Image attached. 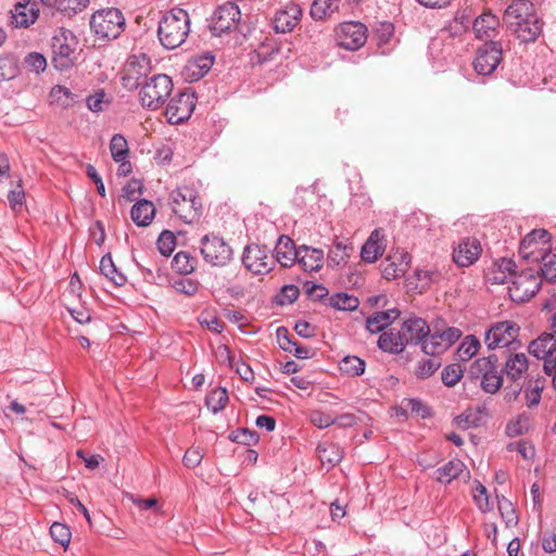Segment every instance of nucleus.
I'll list each match as a JSON object with an SVG mask.
<instances>
[{"instance_id": "6e6552de", "label": "nucleus", "mask_w": 556, "mask_h": 556, "mask_svg": "<svg viewBox=\"0 0 556 556\" xmlns=\"http://www.w3.org/2000/svg\"><path fill=\"white\" fill-rule=\"evenodd\" d=\"M172 91V78L166 74H157L142 85L139 100L143 108L156 110L166 102Z\"/></svg>"}, {"instance_id": "a19ab883", "label": "nucleus", "mask_w": 556, "mask_h": 556, "mask_svg": "<svg viewBox=\"0 0 556 556\" xmlns=\"http://www.w3.org/2000/svg\"><path fill=\"white\" fill-rule=\"evenodd\" d=\"M197 260L189 252L179 251L172 261V268L180 275H189L195 269Z\"/></svg>"}, {"instance_id": "0eeeda50", "label": "nucleus", "mask_w": 556, "mask_h": 556, "mask_svg": "<svg viewBox=\"0 0 556 556\" xmlns=\"http://www.w3.org/2000/svg\"><path fill=\"white\" fill-rule=\"evenodd\" d=\"M125 16L117 8L98 10L90 18L91 30L101 39H116L125 30Z\"/></svg>"}, {"instance_id": "13d9d810", "label": "nucleus", "mask_w": 556, "mask_h": 556, "mask_svg": "<svg viewBox=\"0 0 556 556\" xmlns=\"http://www.w3.org/2000/svg\"><path fill=\"white\" fill-rule=\"evenodd\" d=\"M230 439L235 442L252 445L258 441V435L255 431L249 430L247 428L238 429L230 434Z\"/></svg>"}, {"instance_id": "5701e85b", "label": "nucleus", "mask_w": 556, "mask_h": 556, "mask_svg": "<svg viewBox=\"0 0 556 556\" xmlns=\"http://www.w3.org/2000/svg\"><path fill=\"white\" fill-rule=\"evenodd\" d=\"M401 332L407 344H421L430 334V327L427 321L420 317H409L402 324Z\"/></svg>"}, {"instance_id": "49530a36", "label": "nucleus", "mask_w": 556, "mask_h": 556, "mask_svg": "<svg viewBox=\"0 0 556 556\" xmlns=\"http://www.w3.org/2000/svg\"><path fill=\"white\" fill-rule=\"evenodd\" d=\"M214 63V58L211 55L200 56L192 62H190L187 66L189 71H191V78L197 80L203 77L212 67Z\"/></svg>"}, {"instance_id": "c756f323", "label": "nucleus", "mask_w": 556, "mask_h": 556, "mask_svg": "<svg viewBox=\"0 0 556 556\" xmlns=\"http://www.w3.org/2000/svg\"><path fill=\"white\" fill-rule=\"evenodd\" d=\"M354 247L349 240L336 238L333 247L328 252V265L331 267H340L348 264Z\"/></svg>"}, {"instance_id": "3c124183", "label": "nucleus", "mask_w": 556, "mask_h": 556, "mask_svg": "<svg viewBox=\"0 0 556 556\" xmlns=\"http://www.w3.org/2000/svg\"><path fill=\"white\" fill-rule=\"evenodd\" d=\"M498 511L507 526H514L518 523V517L516 515L513 503L505 496L497 497Z\"/></svg>"}, {"instance_id": "de8ad7c7", "label": "nucleus", "mask_w": 556, "mask_h": 556, "mask_svg": "<svg viewBox=\"0 0 556 556\" xmlns=\"http://www.w3.org/2000/svg\"><path fill=\"white\" fill-rule=\"evenodd\" d=\"M480 349V341L475 336H467L460 343L457 354L460 361H468L475 356Z\"/></svg>"}, {"instance_id": "052dcab7", "label": "nucleus", "mask_w": 556, "mask_h": 556, "mask_svg": "<svg viewBox=\"0 0 556 556\" xmlns=\"http://www.w3.org/2000/svg\"><path fill=\"white\" fill-rule=\"evenodd\" d=\"M300 295V290L294 285H287L281 288L280 293L277 296V302L280 305H287L293 303Z\"/></svg>"}, {"instance_id": "8fccbe9b", "label": "nucleus", "mask_w": 556, "mask_h": 556, "mask_svg": "<svg viewBox=\"0 0 556 556\" xmlns=\"http://www.w3.org/2000/svg\"><path fill=\"white\" fill-rule=\"evenodd\" d=\"M88 3L89 0H56L55 10L72 16L87 8Z\"/></svg>"}, {"instance_id": "4be33fe9", "label": "nucleus", "mask_w": 556, "mask_h": 556, "mask_svg": "<svg viewBox=\"0 0 556 556\" xmlns=\"http://www.w3.org/2000/svg\"><path fill=\"white\" fill-rule=\"evenodd\" d=\"M482 248L476 238H464L453 251V261L460 267L472 265L480 256Z\"/></svg>"}, {"instance_id": "39448f33", "label": "nucleus", "mask_w": 556, "mask_h": 556, "mask_svg": "<svg viewBox=\"0 0 556 556\" xmlns=\"http://www.w3.org/2000/svg\"><path fill=\"white\" fill-rule=\"evenodd\" d=\"M172 211L186 224L197 222L202 215V202L198 192L188 186L174 189L168 199Z\"/></svg>"}, {"instance_id": "f03ea898", "label": "nucleus", "mask_w": 556, "mask_h": 556, "mask_svg": "<svg viewBox=\"0 0 556 556\" xmlns=\"http://www.w3.org/2000/svg\"><path fill=\"white\" fill-rule=\"evenodd\" d=\"M504 21L521 42H532L542 33V23L529 0H513L504 13Z\"/></svg>"}, {"instance_id": "f257e3e1", "label": "nucleus", "mask_w": 556, "mask_h": 556, "mask_svg": "<svg viewBox=\"0 0 556 556\" xmlns=\"http://www.w3.org/2000/svg\"><path fill=\"white\" fill-rule=\"evenodd\" d=\"M552 235L545 229H534L520 242L519 254L522 258L540 264L542 277L546 282H556V253L552 252Z\"/></svg>"}, {"instance_id": "cd10ccee", "label": "nucleus", "mask_w": 556, "mask_h": 556, "mask_svg": "<svg viewBox=\"0 0 556 556\" xmlns=\"http://www.w3.org/2000/svg\"><path fill=\"white\" fill-rule=\"evenodd\" d=\"M299 247L296 248L294 241L288 236H280L276 248L275 264L279 263L282 267H291L296 263Z\"/></svg>"}, {"instance_id": "5fc2aeb1", "label": "nucleus", "mask_w": 556, "mask_h": 556, "mask_svg": "<svg viewBox=\"0 0 556 556\" xmlns=\"http://www.w3.org/2000/svg\"><path fill=\"white\" fill-rule=\"evenodd\" d=\"M176 247V237L169 230H163L157 239V249L164 256H169Z\"/></svg>"}, {"instance_id": "f3484780", "label": "nucleus", "mask_w": 556, "mask_h": 556, "mask_svg": "<svg viewBox=\"0 0 556 556\" xmlns=\"http://www.w3.org/2000/svg\"><path fill=\"white\" fill-rule=\"evenodd\" d=\"M241 12L237 3L228 1L218 5L211 18V29L215 35L237 30Z\"/></svg>"}, {"instance_id": "a878e982", "label": "nucleus", "mask_w": 556, "mask_h": 556, "mask_svg": "<svg viewBox=\"0 0 556 556\" xmlns=\"http://www.w3.org/2000/svg\"><path fill=\"white\" fill-rule=\"evenodd\" d=\"M298 254L296 263L301 265L303 270L316 273L323 268L325 255L321 249L303 244L299 247Z\"/></svg>"}, {"instance_id": "423d86ee", "label": "nucleus", "mask_w": 556, "mask_h": 556, "mask_svg": "<svg viewBox=\"0 0 556 556\" xmlns=\"http://www.w3.org/2000/svg\"><path fill=\"white\" fill-rule=\"evenodd\" d=\"M469 378L480 380L481 389L489 394H495L503 386L502 370L498 369V358L491 354L477 358L469 368Z\"/></svg>"}, {"instance_id": "4d7b16f0", "label": "nucleus", "mask_w": 556, "mask_h": 556, "mask_svg": "<svg viewBox=\"0 0 556 556\" xmlns=\"http://www.w3.org/2000/svg\"><path fill=\"white\" fill-rule=\"evenodd\" d=\"M8 201L12 211L16 213L22 211L25 203V191L21 180L18 181L17 186L9 192Z\"/></svg>"}, {"instance_id": "9d476101", "label": "nucleus", "mask_w": 556, "mask_h": 556, "mask_svg": "<svg viewBox=\"0 0 556 556\" xmlns=\"http://www.w3.org/2000/svg\"><path fill=\"white\" fill-rule=\"evenodd\" d=\"M200 252L204 261L212 266H226L233 255L226 240L215 233L204 235L200 241Z\"/></svg>"}, {"instance_id": "e433bc0d", "label": "nucleus", "mask_w": 556, "mask_h": 556, "mask_svg": "<svg viewBox=\"0 0 556 556\" xmlns=\"http://www.w3.org/2000/svg\"><path fill=\"white\" fill-rule=\"evenodd\" d=\"M465 469L466 467L462 460L453 459L434 471V479L440 483L448 484L457 479Z\"/></svg>"}, {"instance_id": "4468645a", "label": "nucleus", "mask_w": 556, "mask_h": 556, "mask_svg": "<svg viewBox=\"0 0 556 556\" xmlns=\"http://www.w3.org/2000/svg\"><path fill=\"white\" fill-rule=\"evenodd\" d=\"M502 60V43L500 41L489 40L478 47L472 66L477 74L488 76L494 73Z\"/></svg>"}, {"instance_id": "9b49d317", "label": "nucleus", "mask_w": 556, "mask_h": 556, "mask_svg": "<svg viewBox=\"0 0 556 556\" xmlns=\"http://www.w3.org/2000/svg\"><path fill=\"white\" fill-rule=\"evenodd\" d=\"M529 353L538 359L544 361V371L551 377L552 386L556 389V339L554 333L543 332L532 340L528 346Z\"/></svg>"}, {"instance_id": "79ce46f5", "label": "nucleus", "mask_w": 556, "mask_h": 556, "mask_svg": "<svg viewBox=\"0 0 556 556\" xmlns=\"http://www.w3.org/2000/svg\"><path fill=\"white\" fill-rule=\"evenodd\" d=\"M328 301L331 307L339 311H354L359 305V301L356 296L345 292L332 294Z\"/></svg>"}, {"instance_id": "c03bdc74", "label": "nucleus", "mask_w": 556, "mask_h": 556, "mask_svg": "<svg viewBox=\"0 0 556 556\" xmlns=\"http://www.w3.org/2000/svg\"><path fill=\"white\" fill-rule=\"evenodd\" d=\"M366 367L365 361L357 356H345L340 362V370L351 377H357L364 374Z\"/></svg>"}, {"instance_id": "c9c22d12", "label": "nucleus", "mask_w": 556, "mask_h": 556, "mask_svg": "<svg viewBox=\"0 0 556 556\" xmlns=\"http://www.w3.org/2000/svg\"><path fill=\"white\" fill-rule=\"evenodd\" d=\"M316 454L323 465H328L329 468L338 465L343 458L341 447L332 442H321L316 447Z\"/></svg>"}, {"instance_id": "58836bf2", "label": "nucleus", "mask_w": 556, "mask_h": 556, "mask_svg": "<svg viewBox=\"0 0 556 556\" xmlns=\"http://www.w3.org/2000/svg\"><path fill=\"white\" fill-rule=\"evenodd\" d=\"M100 271L104 275L115 287H122L126 283L127 279L124 274L117 270L110 254L102 256L100 261Z\"/></svg>"}, {"instance_id": "473e14b6", "label": "nucleus", "mask_w": 556, "mask_h": 556, "mask_svg": "<svg viewBox=\"0 0 556 556\" xmlns=\"http://www.w3.org/2000/svg\"><path fill=\"white\" fill-rule=\"evenodd\" d=\"M34 3H17L12 11V24L15 27H28L34 24L38 17V9Z\"/></svg>"}, {"instance_id": "412c9836", "label": "nucleus", "mask_w": 556, "mask_h": 556, "mask_svg": "<svg viewBox=\"0 0 556 556\" xmlns=\"http://www.w3.org/2000/svg\"><path fill=\"white\" fill-rule=\"evenodd\" d=\"M473 14L471 9L464 8L455 12L454 17L441 29L444 39H462L469 30Z\"/></svg>"}, {"instance_id": "bb28decb", "label": "nucleus", "mask_w": 556, "mask_h": 556, "mask_svg": "<svg viewBox=\"0 0 556 556\" xmlns=\"http://www.w3.org/2000/svg\"><path fill=\"white\" fill-rule=\"evenodd\" d=\"M383 233L380 229L371 231L370 236L363 244L361 257L366 263H375L384 253Z\"/></svg>"}, {"instance_id": "20e7f679", "label": "nucleus", "mask_w": 556, "mask_h": 556, "mask_svg": "<svg viewBox=\"0 0 556 556\" xmlns=\"http://www.w3.org/2000/svg\"><path fill=\"white\" fill-rule=\"evenodd\" d=\"M78 39L75 34L64 27L58 28L51 38V62L58 71L72 68L77 61Z\"/></svg>"}, {"instance_id": "f8f14e48", "label": "nucleus", "mask_w": 556, "mask_h": 556, "mask_svg": "<svg viewBox=\"0 0 556 556\" xmlns=\"http://www.w3.org/2000/svg\"><path fill=\"white\" fill-rule=\"evenodd\" d=\"M368 29L365 24L356 21L340 23L334 28L337 45L349 51L361 49L367 41Z\"/></svg>"}, {"instance_id": "69168bd1", "label": "nucleus", "mask_w": 556, "mask_h": 556, "mask_svg": "<svg viewBox=\"0 0 556 556\" xmlns=\"http://www.w3.org/2000/svg\"><path fill=\"white\" fill-rule=\"evenodd\" d=\"M473 500L481 511H488L491 509L486 488L483 484H477L473 493Z\"/></svg>"}, {"instance_id": "774afa93", "label": "nucleus", "mask_w": 556, "mask_h": 556, "mask_svg": "<svg viewBox=\"0 0 556 556\" xmlns=\"http://www.w3.org/2000/svg\"><path fill=\"white\" fill-rule=\"evenodd\" d=\"M202 458L203 454L200 447H191L186 451L182 462L186 467L195 468L201 464Z\"/></svg>"}, {"instance_id": "864d4df0", "label": "nucleus", "mask_w": 556, "mask_h": 556, "mask_svg": "<svg viewBox=\"0 0 556 556\" xmlns=\"http://www.w3.org/2000/svg\"><path fill=\"white\" fill-rule=\"evenodd\" d=\"M52 540L63 547H67L71 541L70 528L61 522H53L50 527Z\"/></svg>"}, {"instance_id": "7c9ffc66", "label": "nucleus", "mask_w": 556, "mask_h": 556, "mask_svg": "<svg viewBox=\"0 0 556 556\" xmlns=\"http://www.w3.org/2000/svg\"><path fill=\"white\" fill-rule=\"evenodd\" d=\"M378 346L380 350L391 353L400 354L404 351L406 343L403 339L401 330L391 328L388 331H383L378 339Z\"/></svg>"}, {"instance_id": "603ef678", "label": "nucleus", "mask_w": 556, "mask_h": 556, "mask_svg": "<svg viewBox=\"0 0 556 556\" xmlns=\"http://www.w3.org/2000/svg\"><path fill=\"white\" fill-rule=\"evenodd\" d=\"M110 150L115 162L124 161L128 154L126 139L122 135H114L110 142Z\"/></svg>"}, {"instance_id": "aec40b11", "label": "nucleus", "mask_w": 556, "mask_h": 556, "mask_svg": "<svg viewBox=\"0 0 556 556\" xmlns=\"http://www.w3.org/2000/svg\"><path fill=\"white\" fill-rule=\"evenodd\" d=\"M302 13V8L296 3H289L283 9L278 10L271 20L275 31L291 33L299 25Z\"/></svg>"}, {"instance_id": "37998d69", "label": "nucleus", "mask_w": 556, "mask_h": 556, "mask_svg": "<svg viewBox=\"0 0 556 556\" xmlns=\"http://www.w3.org/2000/svg\"><path fill=\"white\" fill-rule=\"evenodd\" d=\"M228 400L227 390L225 388H217L206 395L205 403L207 408L216 414L226 407Z\"/></svg>"}, {"instance_id": "e2e57ef3", "label": "nucleus", "mask_w": 556, "mask_h": 556, "mask_svg": "<svg viewBox=\"0 0 556 556\" xmlns=\"http://www.w3.org/2000/svg\"><path fill=\"white\" fill-rule=\"evenodd\" d=\"M544 388V383L541 380H535L534 382H529L528 391H527V400L528 406L532 407L540 403L541 392Z\"/></svg>"}, {"instance_id": "1a4fd4ad", "label": "nucleus", "mask_w": 556, "mask_h": 556, "mask_svg": "<svg viewBox=\"0 0 556 556\" xmlns=\"http://www.w3.org/2000/svg\"><path fill=\"white\" fill-rule=\"evenodd\" d=\"M546 281L541 270L534 271L531 268L517 273L508 286V295L513 302L525 303L539 291L541 282Z\"/></svg>"}, {"instance_id": "680f3d73", "label": "nucleus", "mask_w": 556, "mask_h": 556, "mask_svg": "<svg viewBox=\"0 0 556 556\" xmlns=\"http://www.w3.org/2000/svg\"><path fill=\"white\" fill-rule=\"evenodd\" d=\"M25 65L29 70H31L36 73H40L46 70L47 60L41 53L31 52L25 58Z\"/></svg>"}, {"instance_id": "4c0bfd02", "label": "nucleus", "mask_w": 556, "mask_h": 556, "mask_svg": "<svg viewBox=\"0 0 556 556\" xmlns=\"http://www.w3.org/2000/svg\"><path fill=\"white\" fill-rule=\"evenodd\" d=\"M341 0H314L309 15L314 21H324L339 11Z\"/></svg>"}, {"instance_id": "72a5a7b5", "label": "nucleus", "mask_w": 556, "mask_h": 556, "mask_svg": "<svg viewBox=\"0 0 556 556\" xmlns=\"http://www.w3.org/2000/svg\"><path fill=\"white\" fill-rule=\"evenodd\" d=\"M400 311L396 308L388 309L383 312H376L369 316L366 320V329L370 333H378L383 331L389 325L400 317Z\"/></svg>"}, {"instance_id": "338daca9", "label": "nucleus", "mask_w": 556, "mask_h": 556, "mask_svg": "<svg viewBox=\"0 0 556 556\" xmlns=\"http://www.w3.org/2000/svg\"><path fill=\"white\" fill-rule=\"evenodd\" d=\"M406 409H409L412 414L421 418H428L431 416L430 408L418 399H408Z\"/></svg>"}, {"instance_id": "a211bd4d", "label": "nucleus", "mask_w": 556, "mask_h": 556, "mask_svg": "<svg viewBox=\"0 0 556 556\" xmlns=\"http://www.w3.org/2000/svg\"><path fill=\"white\" fill-rule=\"evenodd\" d=\"M462 337V331L456 327L440 330L434 329L422 342V352L429 356H440Z\"/></svg>"}, {"instance_id": "2eb2a0df", "label": "nucleus", "mask_w": 556, "mask_h": 556, "mask_svg": "<svg viewBox=\"0 0 556 556\" xmlns=\"http://www.w3.org/2000/svg\"><path fill=\"white\" fill-rule=\"evenodd\" d=\"M519 330L520 327L511 320L496 323L486 331L484 342L491 350L497 348H510L515 350L520 345L519 342L516 341Z\"/></svg>"}, {"instance_id": "6ab92c4d", "label": "nucleus", "mask_w": 556, "mask_h": 556, "mask_svg": "<svg viewBox=\"0 0 556 556\" xmlns=\"http://www.w3.org/2000/svg\"><path fill=\"white\" fill-rule=\"evenodd\" d=\"M150 72L151 61L146 54L130 55L124 67V86L128 89L138 88L141 85L140 80L146 78Z\"/></svg>"}, {"instance_id": "dca6fc26", "label": "nucleus", "mask_w": 556, "mask_h": 556, "mask_svg": "<svg viewBox=\"0 0 556 556\" xmlns=\"http://www.w3.org/2000/svg\"><path fill=\"white\" fill-rule=\"evenodd\" d=\"M195 103V94L189 88L177 92L170 98L165 110L168 123L177 125L187 121L191 116Z\"/></svg>"}, {"instance_id": "ea45409f", "label": "nucleus", "mask_w": 556, "mask_h": 556, "mask_svg": "<svg viewBox=\"0 0 556 556\" xmlns=\"http://www.w3.org/2000/svg\"><path fill=\"white\" fill-rule=\"evenodd\" d=\"M442 363L439 356H431L430 358H421L417 362L414 375L417 379L425 380L434 375L441 367Z\"/></svg>"}, {"instance_id": "ddd939ff", "label": "nucleus", "mask_w": 556, "mask_h": 556, "mask_svg": "<svg viewBox=\"0 0 556 556\" xmlns=\"http://www.w3.org/2000/svg\"><path fill=\"white\" fill-rule=\"evenodd\" d=\"M241 262L243 266L253 275H266L275 266L274 256L266 245L256 243L248 244L242 253Z\"/></svg>"}, {"instance_id": "2f4dec72", "label": "nucleus", "mask_w": 556, "mask_h": 556, "mask_svg": "<svg viewBox=\"0 0 556 556\" xmlns=\"http://www.w3.org/2000/svg\"><path fill=\"white\" fill-rule=\"evenodd\" d=\"M471 23L476 37L481 40L491 38L500 25L497 16L490 12L482 13Z\"/></svg>"}, {"instance_id": "f704fd0d", "label": "nucleus", "mask_w": 556, "mask_h": 556, "mask_svg": "<svg viewBox=\"0 0 556 556\" xmlns=\"http://www.w3.org/2000/svg\"><path fill=\"white\" fill-rule=\"evenodd\" d=\"M155 215L154 204L149 200L136 202L130 211L132 222L139 227L149 226Z\"/></svg>"}, {"instance_id": "09e8293b", "label": "nucleus", "mask_w": 556, "mask_h": 556, "mask_svg": "<svg viewBox=\"0 0 556 556\" xmlns=\"http://www.w3.org/2000/svg\"><path fill=\"white\" fill-rule=\"evenodd\" d=\"M464 376V370L462 366L457 363L450 364L445 366L441 372V380L446 387L456 386L462 377Z\"/></svg>"}, {"instance_id": "6e6d98bb", "label": "nucleus", "mask_w": 556, "mask_h": 556, "mask_svg": "<svg viewBox=\"0 0 556 556\" xmlns=\"http://www.w3.org/2000/svg\"><path fill=\"white\" fill-rule=\"evenodd\" d=\"M50 97L63 108H67L74 102V97L71 90L61 85H56L51 89Z\"/></svg>"}, {"instance_id": "393cba45", "label": "nucleus", "mask_w": 556, "mask_h": 556, "mask_svg": "<svg viewBox=\"0 0 556 556\" xmlns=\"http://www.w3.org/2000/svg\"><path fill=\"white\" fill-rule=\"evenodd\" d=\"M517 265L511 258L503 257L492 264L486 271V279L492 285L511 282L517 274Z\"/></svg>"}, {"instance_id": "b1692460", "label": "nucleus", "mask_w": 556, "mask_h": 556, "mask_svg": "<svg viewBox=\"0 0 556 556\" xmlns=\"http://www.w3.org/2000/svg\"><path fill=\"white\" fill-rule=\"evenodd\" d=\"M410 265V255L407 252H395L388 255L380 264L382 276L388 279H395L404 276Z\"/></svg>"}, {"instance_id": "c85d7f7f", "label": "nucleus", "mask_w": 556, "mask_h": 556, "mask_svg": "<svg viewBox=\"0 0 556 556\" xmlns=\"http://www.w3.org/2000/svg\"><path fill=\"white\" fill-rule=\"evenodd\" d=\"M529 368V361L525 353L510 354L506 359L504 371L513 382H520Z\"/></svg>"}, {"instance_id": "bf43d9fd", "label": "nucleus", "mask_w": 556, "mask_h": 556, "mask_svg": "<svg viewBox=\"0 0 556 556\" xmlns=\"http://www.w3.org/2000/svg\"><path fill=\"white\" fill-rule=\"evenodd\" d=\"M529 428V418L520 415L515 421H509L506 426V432L509 437L522 434Z\"/></svg>"}, {"instance_id": "0e129e2a", "label": "nucleus", "mask_w": 556, "mask_h": 556, "mask_svg": "<svg viewBox=\"0 0 556 556\" xmlns=\"http://www.w3.org/2000/svg\"><path fill=\"white\" fill-rule=\"evenodd\" d=\"M311 422L320 429L327 428L333 424L337 422V419L333 418L331 415L324 413L321 410H313L311 413Z\"/></svg>"}, {"instance_id": "7ed1b4c3", "label": "nucleus", "mask_w": 556, "mask_h": 556, "mask_svg": "<svg viewBox=\"0 0 556 556\" xmlns=\"http://www.w3.org/2000/svg\"><path fill=\"white\" fill-rule=\"evenodd\" d=\"M189 33L190 17L184 9L174 8L165 12L159 22V40L168 50L180 47L186 41Z\"/></svg>"}, {"instance_id": "a18cd8bd", "label": "nucleus", "mask_w": 556, "mask_h": 556, "mask_svg": "<svg viewBox=\"0 0 556 556\" xmlns=\"http://www.w3.org/2000/svg\"><path fill=\"white\" fill-rule=\"evenodd\" d=\"M16 59L11 54L0 55V81L11 80L18 75Z\"/></svg>"}]
</instances>
